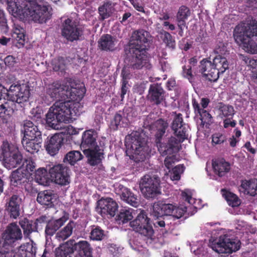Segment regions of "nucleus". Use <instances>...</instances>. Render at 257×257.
Segmentation results:
<instances>
[{"label":"nucleus","instance_id":"nucleus-1","mask_svg":"<svg viewBox=\"0 0 257 257\" xmlns=\"http://www.w3.org/2000/svg\"><path fill=\"white\" fill-rule=\"evenodd\" d=\"M68 83L54 82L48 85L46 88V96L43 98L44 102L49 105L56 101L50 107L46 115V121L48 125L52 128H59V122H69L76 116L77 112L75 107L72 109L74 103L67 99V90Z\"/></svg>","mask_w":257,"mask_h":257},{"label":"nucleus","instance_id":"nucleus-2","mask_svg":"<svg viewBox=\"0 0 257 257\" xmlns=\"http://www.w3.org/2000/svg\"><path fill=\"white\" fill-rule=\"evenodd\" d=\"M8 3L12 15L23 21L28 19L43 24L52 16L48 6L40 5L34 0H8Z\"/></svg>","mask_w":257,"mask_h":257},{"label":"nucleus","instance_id":"nucleus-3","mask_svg":"<svg viewBox=\"0 0 257 257\" xmlns=\"http://www.w3.org/2000/svg\"><path fill=\"white\" fill-rule=\"evenodd\" d=\"M149 36V33L144 30L135 31L132 34V43L129 45L128 50H125L126 55L125 63L134 70H139L144 67L149 68L150 65L146 45Z\"/></svg>","mask_w":257,"mask_h":257},{"label":"nucleus","instance_id":"nucleus-4","mask_svg":"<svg viewBox=\"0 0 257 257\" xmlns=\"http://www.w3.org/2000/svg\"><path fill=\"white\" fill-rule=\"evenodd\" d=\"M233 37L235 42L250 54H257V18L248 17L235 28Z\"/></svg>","mask_w":257,"mask_h":257},{"label":"nucleus","instance_id":"nucleus-5","mask_svg":"<svg viewBox=\"0 0 257 257\" xmlns=\"http://www.w3.org/2000/svg\"><path fill=\"white\" fill-rule=\"evenodd\" d=\"M171 127L178 139L171 136L156 145L158 152L163 157L177 154L180 150L181 143L187 139V125L183 122L181 113H175Z\"/></svg>","mask_w":257,"mask_h":257},{"label":"nucleus","instance_id":"nucleus-6","mask_svg":"<svg viewBox=\"0 0 257 257\" xmlns=\"http://www.w3.org/2000/svg\"><path fill=\"white\" fill-rule=\"evenodd\" d=\"M126 154L136 162H143L148 155L145 140L138 132L132 133L125 139Z\"/></svg>","mask_w":257,"mask_h":257},{"label":"nucleus","instance_id":"nucleus-7","mask_svg":"<svg viewBox=\"0 0 257 257\" xmlns=\"http://www.w3.org/2000/svg\"><path fill=\"white\" fill-rule=\"evenodd\" d=\"M133 229L143 235L147 244H151L155 239L154 230L151 223V219L145 211L142 210L137 217L130 222Z\"/></svg>","mask_w":257,"mask_h":257},{"label":"nucleus","instance_id":"nucleus-8","mask_svg":"<svg viewBox=\"0 0 257 257\" xmlns=\"http://www.w3.org/2000/svg\"><path fill=\"white\" fill-rule=\"evenodd\" d=\"M187 212V207L177 206L172 203L159 202L153 207V214L159 217L171 216L175 220L181 218Z\"/></svg>","mask_w":257,"mask_h":257},{"label":"nucleus","instance_id":"nucleus-9","mask_svg":"<svg viewBox=\"0 0 257 257\" xmlns=\"http://www.w3.org/2000/svg\"><path fill=\"white\" fill-rule=\"evenodd\" d=\"M240 243L237 238H230L225 234L214 240L210 245L213 250L219 253H231L240 248Z\"/></svg>","mask_w":257,"mask_h":257},{"label":"nucleus","instance_id":"nucleus-10","mask_svg":"<svg viewBox=\"0 0 257 257\" xmlns=\"http://www.w3.org/2000/svg\"><path fill=\"white\" fill-rule=\"evenodd\" d=\"M140 188L143 195L147 199H154L161 194L158 177L145 175L141 180Z\"/></svg>","mask_w":257,"mask_h":257},{"label":"nucleus","instance_id":"nucleus-11","mask_svg":"<svg viewBox=\"0 0 257 257\" xmlns=\"http://www.w3.org/2000/svg\"><path fill=\"white\" fill-rule=\"evenodd\" d=\"M5 96L9 97V100L14 102L16 110L18 109L17 105L22 107V104L29 100L30 96L29 87L25 84H12Z\"/></svg>","mask_w":257,"mask_h":257},{"label":"nucleus","instance_id":"nucleus-12","mask_svg":"<svg viewBox=\"0 0 257 257\" xmlns=\"http://www.w3.org/2000/svg\"><path fill=\"white\" fill-rule=\"evenodd\" d=\"M61 32L63 37L68 41L73 42L80 39L83 31L74 21L67 18L62 22Z\"/></svg>","mask_w":257,"mask_h":257},{"label":"nucleus","instance_id":"nucleus-13","mask_svg":"<svg viewBox=\"0 0 257 257\" xmlns=\"http://www.w3.org/2000/svg\"><path fill=\"white\" fill-rule=\"evenodd\" d=\"M70 170L62 164H58L50 168L49 171L52 182L60 186H66L70 182Z\"/></svg>","mask_w":257,"mask_h":257},{"label":"nucleus","instance_id":"nucleus-14","mask_svg":"<svg viewBox=\"0 0 257 257\" xmlns=\"http://www.w3.org/2000/svg\"><path fill=\"white\" fill-rule=\"evenodd\" d=\"M23 235L19 226L15 223H10L6 228L2 235L3 242L2 245L14 247L21 240Z\"/></svg>","mask_w":257,"mask_h":257},{"label":"nucleus","instance_id":"nucleus-15","mask_svg":"<svg viewBox=\"0 0 257 257\" xmlns=\"http://www.w3.org/2000/svg\"><path fill=\"white\" fill-rule=\"evenodd\" d=\"M8 91L0 85V117L11 116L16 110L14 102L9 100V97L5 96Z\"/></svg>","mask_w":257,"mask_h":257},{"label":"nucleus","instance_id":"nucleus-16","mask_svg":"<svg viewBox=\"0 0 257 257\" xmlns=\"http://www.w3.org/2000/svg\"><path fill=\"white\" fill-rule=\"evenodd\" d=\"M165 91L161 84L154 83L150 85L147 99L153 105H159L165 100Z\"/></svg>","mask_w":257,"mask_h":257},{"label":"nucleus","instance_id":"nucleus-17","mask_svg":"<svg viewBox=\"0 0 257 257\" xmlns=\"http://www.w3.org/2000/svg\"><path fill=\"white\" fill-rule=\"evenodd\" d=\"M199 71L203 76L209 81H216L218 79V72L213 63L207 59H203L200 62Z\"/></svg>","mask_w":257,"mask_h":257},{"label":"nucleus","instance_id":"nucleus-18","mask_svg":"<svg viewBox=\"0 0 257 257\" xmlns=\"http://www.w3.org/2000/svg\"><path fill=\"white\" fill-rule=\"evenodd\" d=\"M64 143V138L61 134H55L48 137L45 147L48 153L51 156L57 154Z\"/></svg>","mask_w":257,"mask_h":257},{"label":"nucleus","instance_id":"nucleus-19","mask_svg":"<svg viewBox=\"0 0 257 257\" xmlns=\"http://www.w3.org/2000/svg\"><path fill=\"white\" fill-rule=\"evenodd\" d=\"M73 253H75V257H93V248L90 244L86 240H80L76 242L74 239H70Z\"/></svg>","mask_w":257,"mask_h":257},{"label":"nucleus","instance_id":"nucleus-20","mask_svg":"<svg viewBox=\"0 0 257 257\" xmlns=\"http://www.w3.org/2000/svg\"><path fill=\"white\" fill-rule=\"evenodd\" d=\"M83 152L87 158L88 164L91 166L101 163L102 160L104 158L103 150L101 151L99 146L84 149Z\"/></svg>","mask_w":257,"mask_h":257},{"label":"nucleus","instance_id":"nucleus-21","mask_svg":"<svg viewBox=\"0 0 257 257\" xmlns=\"http://www.w3.org/2000/svg\"><path fill=\"white\" fill-rule=\"evenodd\" d=\"M77 86V85H75ZM85 93V89L84 86H76L73 87L69 85L68 83V88L67 90V99H70L71 102L74 103L72 109L75 107V111L77 112V115H79L78 108L75 106L74 101L79 102L83 98Z\"/></svg>","mask_w":257,"mask_h":257},{"label":"nucleus","instance_id":"nucleus-22","mask_svg":"<svg viewBox=\"0 0 257 257\" xmlns=\"http://www.w3.org/2000/svg\"><path fill=\"white\" fill-rule=\"evenodd\" d=\"M57 198V195L54 191L46 190L38 193L37 201L39 204L47 208H51L54 206V203Z\"/></svg>","mask_w":257,"mask_h":257},{"label":"nucleus","instance_id":"nucleus-23","mask_svg":"<svg viewBox=\"0 0 257 257\" xmlns=\"http://www.w3.org/2000/svg\"><path fill=\"white\" fill-rule=\"evenodd\" d=\"M22 199L18 195H13L6 203V210L11 218L16 219L20 215Z\"/></svg>","mask_w":257,"mask_h":257},{"label":"nucleus","instance_id":"nucleus-24","mask_svg":"<svg viewBox=\"0 0 257 257\" xmlns=\"http://www.w3.org/2000/svg\"><path fill=\"white\" fill-rule=\"evenodd\" d=\"M98 205L100 209L101 215H110L111 216H114L118 209L116 202L110 198L100 200L98 202Z\"/></svg>","mask_w":257,"mask_h":257},{"label":"nucleus","instance_id":"nucleus-25","mask_svg":"<svg viewBox=\"0 0 257 257\" xmlns=\"http://www.w3.org/2000/svg\"><path fill=\"white\" fill-rule=\"evenodd\" d=\"M97 132L92 129L86 130L83 132L80 145L81 149L93 148L98 146L96 143Z\"/></svg>","mask_w":257,"mask_h":257},{"label":"nucleus","instance_id":"nucleus-26","mask_svg":"<svg viewBox=\"0 0 257 257\" xmlns=\"http://www.w3.org/2000/svg\"><path fill=\"white\" fill-rule=\"evenodd\" d=\"M30 176L25 171L24 168L19 167L12 172L10 178L11 185L15 187H18L27 182Z\"/></svg>","mask_w":257,"mask_h":257},{"label":"nucleus","instance_id":"nucleus-27","mask_svg":"<svg viewBox=\"0 0 257 257\" xmlns=\"http://www.w3.org/2000/svg\"><path fill=\"white\" fill-rule=\"evenodd\" d=\"M212 166L214 173L219 177H223L230 169V164L224 158H217L212 161Z\"/></svg>","mask_w":257,"mask_h":257},{"label":"nucleus","instance_id":"nucleus-28","mask_svg":"<svg viewBox=\"0 0 257 257\" xmlns=\"http://www.w3.org/2000/svg\"><path fill=\"white\" fill-rule=\"evenodd\" d=\"M116 39L109 34L102 35L98 41L99 48L102 51L112 52L115 50Z\"/></svg>","mask_w":257,"mask_h":257},{"label":"nucleus","instance_id":"nucleus-29","mask_svg":"<svg viewBox=\"0 0 257 257\" xmlns=\"http://www.w3.org/2000/svg\"><path fill=\"white\" fill-rule=\"evenodd\" d=\"M24 136L23 139H37L42 138L41 131L38 126L31 120H26L24 123Z\"/></svg>","mask_w":257,"mask_h":257},{"label":"nucleus","instance_id":"nucleus-30","mask_svg":"<svg viewBox=\"0 0 257 257\" xmlns=\"http://www.w3.org/2000/svg\"><path fill=\"white\" fill-rule=\"evenodd\" d=\"M36 244L33 241L22 244L18 248V257H35L36 254Z\"/></svg>","mask_w":257,"mask_h":257},{"label":"nucleus","instance_id":"nucleus-31","mask_svg":"<svg viewBox=\"0 0 257 257\" xmlns=\"http://www.w3.org/2000/svg\"><path fill=\"white\" fill-rule=\"evenodd\" d=\"M239 191L250 196L257 195V183L253 180H243L241 181Z\"/></svg>","mask_w":257,"mask_h":257},{"label":"nucleus","instance_id":"nucleus-32","mask_svg":"<svg viewBox=\"0 0 257 257\" xmlns=\"http://www.w3.org/2000/svg\"><path fill=\"white\" fill-rule=\"evenodd\" d=\"M67 218L64 216L56 220H49L45 228V234L47 236H52L64 224Z\"/></svg>","mask_w":257,"mask_h":257},{"label":"nucleus","instance_id":"nucleus-33","mask_svg":"<svg viewBox=\"0 0 257 257\" xmlns=\"http://www.w3.org/2000/svg\"><path fill=\"white\" fill-rule=\"evenodd\" d=\"M42 143V138L37 139H23L22 143L25 149L28 152L34 154L40 150Z\"/></svg>","mask_w":257,"mask_h":257},{"label":"nucleus","instance_id":"nucleus-34","mask_svg":"<svg viewBox=\"0 0 257 257\" xmlns=\"http://www.w3.org/2000/svg\"><path fill=\"white\" fill-rule=\"evenodd\" d=\"M120 198L133 207H137L140 204V201L138 195L127 188L124 187L122 189Z\"/></svg>","mask_w":257,"mask_h":257},{"label":"nucleus","instance_id":"nucleus-35","mask_svg":"<svg viewBox=\"0 0 257 257\" xmlns=\"http://www.w3.org/2000/svg\"><path fill=\"white\" fill-rule=\"evenodd\" d=\"M72 241L70 239L65 243L62 244L55 249V257H72L73 253L72 247Z\"/></svg>","mask_w":257,"mask_h":257},{"label":"nucleus","instance_id":"nucleus-36","mask_svg":"<svg viewBox=\"0 0 257 257\" xmlns=\"http://www.w3.org/2000/svg\"><path fill=\"white\" fill-rule=\"evenodd\" d=\"M217 107L218 109V117L221 119L224 118H232L235 114L234 107L231 105L219 102Z\"/></svg>","mask_w":257,"mask_h":257},{"label":"nucleus","instance_id":"nucleus-37","mask_svg":"<svg viewBox=\"0 0 257 257\" xmlns=\"http://www.w3.org/2000/svg\"><path fill=\"white\" fill-rule=\"evenodd\" d=\"M2 156L3 158V161L6 159V154L10 156V158L17 156V155L20 153L18 147L15 144H10L8 142H4L1 147Z\"/></svg>","mask_w":257,"mask_h":257},{"label":"nucleus","instance_id":"nucleus-38","mask_svg":"<svg viewBox=\"0 0 257 257\" xmlns=\"http://www.w3.org/2000/svg\"><path fill=\"white\" fill-rule=\"evenodd\" d=\"M221 192L222 196L230 206L235 207L240 205L241 201L236 194L225 189H222Z\"/></svg>","mask_w":257,"mask_h":257},{"label":"nucleus","instance_id":"nucleus-39","mask_svg":"<svg viewBox=\"0 0 257 257\" xmlns=\"http://www.w3.org/2000/svg\"><path fill=\"white\" fill-rule=\"evenodd\" d=\"M212 63L215 69L218 70V77L219 74H223L228 68L229 64L227 59L221 55H216Z\"/></svg>","mask_w":257,"mask_h":257},{"label":"nucleus","instance_id":"nucleus-40","mask_svg":"<svg viewBox=\"0 0 257 257\" xmlns=\"http://www.w3.org/2000/svg\"><path fill=\"white\" fill-rule=\"evenodd\" d=\"M192 103L194 113L197 116H199L202 121H210L212 118L211 115L206 110L201 109L200 104H199V102L196 99H192Z\"/></svg>","mask_w":257,"mask_h":257},{"label":"nucleus","instance_id":"nucleus-41","mask_svg":"<svg viewBox=\"0 0 257 257\" xmlns=\"http://www.w3.org/2000/svg\"><path fill=\"white\" fill-rule=\"evenodd\" d=\"M7 156L8 155L6 154V159H4L3 161L5 166L9 169L16 168L20 166L23 162V156L20 152L17 155V156L11 158H10V156L8 157Z\"/></svg>","mask_w":257,"mask_h":257},{"label":"nucleus","instance_id":"nucleus-42","mask_svg":"<svg viewBox=\"0 0 257 257\" xmlns=\"http://www.w3.org/2000/svg\"><path fill=\"white\" fill-rule=\"evenodd\" d=\"M13 37L17 41L19 47H23L25 42V30L19 25L15 24Z\"/></svg>","mask_w":257,"mask_h":257},{"label":"nucleus","instance_id":"nucleus-43","mask_svg":"<svg viewBox=\"0 0 257 257\" xmlns=\"http://www.w3.org/2000/svg\"><path fill=\"white\" fill-rule=\"evenodd\" d=\"M47 170L44 168H39L35 171V180L36 182L43 185H47L49 183L50 177H49Z\"/></svg>","mask_w":257,"mask_h":257},{"label":"nucleus","instance_id":"nucleus-44","mask_svg":"<svg viewBox=\"0 0 257 257\" xmlns=\"http://www.w3.org/2000/svg\"><path fill=\"white\" fill-rule=\"evenodd\" d=\"M133 209L124 207L119 210L116 216V220L119 224H122L128 222L132 219L133 216L132 212Z\"/></svg>","mask_w":257,"mask_h":257},{"label":"nucleus","instance_id":"nucleus-45","mask_svg":"<svg viewBox=\"0 0 257 257\" xmlns=\"http://www.w3.org/2000/svg\"><path fill=\"white\" fill-rule=\"evenodd\" d=\"M51 66L53 70L61 73V75L65 73L66 64L65 59L62 57H58L53 59L51 61Z\"/></svg>","mask_w":257,"mask_h":257},{"label":"nucleus","instance_id":"nucleus-46","mask_svg":"<svg viewBox=\"0 0 257 257\" xmlns=\"http://www.w3.org/2000/svg\"><path fill=\"white\" fill-rule=\"evenodd\" d=\"M19 224L23 229L24 234L27 236L32 232L37 231V227L33 220L25 218L19 221Z\"/></svg>","mask_w":257,"mask_h":257},{"label":"nucleus","instance_id":"nucleus-47","mask_svg":"<svg viewBox=\"0 0 257 257\" xmlns=\"http://www.w3.org/2000/svg\"><path fill=\"white\" fill-rule=\"evenodd\" d=\"M74 226V222L70 221L66 226L57 232L56 237L59 240H64L66 239L72 234Z\"/></svg>","mask_w":257,"mask_h":257},{"label":"nucleus","instance_id":"nucleus-48","mask_svg":"<svg viewBox=\"0 0 257 257\" xmlns=\"http://www.w3.org/2000/svg\"><path fill=\"white\" fill-rule=\"evenodd\" d=\"M83 156L78 151H72L68 152L64 157L63 162L74 165L77 162L81 160Z\"/></svg>","mask_w":257,"mask_h":257},{"label":"nucleus","instance_id":"nucleus-49","mask_svg":"<svg viewBox=\"0 0 257 257\" xmlns=\"http://www.w3.org/2000/svg\"><path fill=\"white\" fill-rule=\"evenodd\" d=\"M105 236L104 231L98 226H92L90 233V238L93 240H102Z\"/></svg>","mask_w":257,"mask_h":257},{"label":"nucleus","instance_id":"nucleus-50","mask_svg":"<svg viewBox=\"0 0 257 257\" xmlns=\"http://www.w3.org/2000/svg\"><path fill=\"white\" fill-rule=\"evenodd\" d=\"M111 3L107 2L98 8V13L101 20L107 19L111 16Z\"/></svg>","mask_w":257,"mask_h":257},{"label":"nucleus","instance_id":"nucleus-51","mask_svg":"<svg viewBox=\"0 0 257 257\" xmlns=\"http://www.w3.org/2000/svg\"><path fill=\"white\" fill-rule=\"evenodd\" d=\"M190 15V11L186 6H181L177 13V22H185L186 20Z\"/></svg>","mask_w":257,"mask_h":257},{"label":"nucleus","instance_id":"nucleus-52","mask_svg":"<svg viewBox=\"0 0 257 257\" xmlns=\"http://www.w3.org/2000/svg\"><path fill=\"white\" fill-rule=\"evenodd\" d=\"M122 114L123 112L121 111L117 112L114 114L113 119L110 123V128L113 131H116L118 129L119 126L121 127L123 123Z\"/></svg>","mask_w":257,"mask_h":257},{"label":"nucleus","instance_id":"nucleus-53","mask_svg":"<svg viewBox=\"0 0 257 257\" xmlns=\"http://www.w3.org/2000/svg\"><path fill=\"white\" fill-rule=\"evenodd\" d=\"M23 164L20 167L24 168L25 171L28 173L30 176L34 171H36V163L31 158L25 159L24 162H22Z\"/></svg>","mask_w":257,"mask_h":257},{"label":"nucleus","instance_id":"nucleus-54","mask_svg":"<svg viewBox=\"0 0 257 257\" xmlns=\"http://www.w3.org/2000/svg\"><path fill=\"white\" fill-rule=\"evenodd\" d=\"M0 257H18V255L12 247L2 245L0 241Z\"/></svg>","mask_w":257,"mask_h":257},{"label":"nucleus","instance_id":"nucleus-55","mask_svg":"<svg viewBox=\"0 0 257 257\" xmlns=\"http://www.w3.org/2000/svg\"><path fill=\"white\" fill-rule=\"evenodd\" d=\"M163 35V42L166 44L167 47L174 49L176 47V42L172 36L168 32L164 31Z\"/></svg>","mask_w":257,"mask_h":257},{"label":"nucleus","instance_id":"nucleus-56","mask_svg":"<svg viewBox=\"0 0 257 257\" xmlns=\"http://www.w3.org/2000/svg\"><path fill=\"white\" fill-rule=\"evenodd\" d=\"M29 117L33 121L37 122V123L42 122V110L37 108H33L31 111V114Z\"/></svg>","mask_w":257,"mask_h":257},{"label":"nucleus","instance_id":"nucleus-57","mask_svg":"<svg viewBox=\"0 0 257 257\" xmlns=\"http://www.w3.org/2000/svg\"><path fill=\"white\" fill-rule=\"evenodd\" d=\"M182 76L187 78L190 82H192L193 81L194 78V76L192 73V67L190 65H184L182 67Z\"/></svg>","mask_w":257,"mask_h":257},{"label":"nucleus","instance_id":"nucleus-58","mask_svg":"<svg viewBox=\"0 0 257 257\" xmlns=\"http://www.w3.org/2000/svg\"><path fill=\"white\" fill-rule=\"evenodd\" d=\"M249 67L251 71V79L257 81V59H251L249 61Z\"/></svg>","mask_w":257,"mask_h":257},{"label":"nucleus","instance_id":"nucleus-59","mask_svg":"<svg viewBox=\"0 0 257 257\" xmlns=\"http://www.w3.org/2000/svg\"><path fill=\"white\" fill-rule=\"evenodd\" d=\"M226 141V137L224 135L220 133H215L212 136V143L213 146L220 145Z\"/></svg>","mask_w":257,"mask_h":257},{"label":"nucleus","instance_id":"nucleus-60","mask_svg":"<svg viewBox=\"0 0 257 257\" xmlns=\"http://www.w3.org/2000/svg\"><path fill=\"white\" fill-rule=\"evenodd\" d=\"M8 29L9 27L4 12L0 10V30L2 33H7Z\"/></svg>","mask_w":257,"mask_h":257},{"label":"nucleus","instance_id":"nucleus-61","mask_svg":"<svg viewBox=\"0 0 257 257\" xmlns=\"http://www.w3.org/2000/svg\"><path fill=\"white\" fill-rule=\"evenodd\" d=\"M122 84L121 88V94L120 97L121 98V100H122L124 98V95L126 94L128 89L129 85L128 84V81L126 80V78L124 76V74L123 73H122Z\"/></svg>","mask_w":257,"mask_h":257},{"label":"nucleus","instance_id":"nucleus-62","mask_svg":"<svg viewBox=\"0 0 257 257\" xmlns=\"http://www.w3.org/2000/svg\"><path fill=\"white\" fill-rule=\"evenodd\" d=\"M181 167L178 165L172 168V171H170V177L173 181H178L180 179V172Z\"/></svg>","mask_w":257,"mask_h":257},{"label":"nucleus","instance_id":"nucleus-63","mask_svg":"<svg viewBox=\"0 0 257 257\" xmlns=\"http://www.w3.org/2000/svg\"><path fill=\"white\" fill-rule=\"evenodd\" d=\"M169 126L167 120L162 118H160L156 122V131H162L166 132V130Z\"/></svg>","mask_w":257,"mask_h":257},{"label":"nucleus","instance_id":"nucleus-64","mask_svg":"<svg viewBox=\"0 0 257 257\" xmlns=\"http://www.w3.org/2000/svg\"><path fill=\"white\" fill-rule=\"evenodd\" d=\"M175 158L173 155L167 156L164 160V165L167 169L169 172H170L171 169L173 168V165L175 163Z\"/></svg>","mask_w":257,"mask_h":257}]
</instances>
